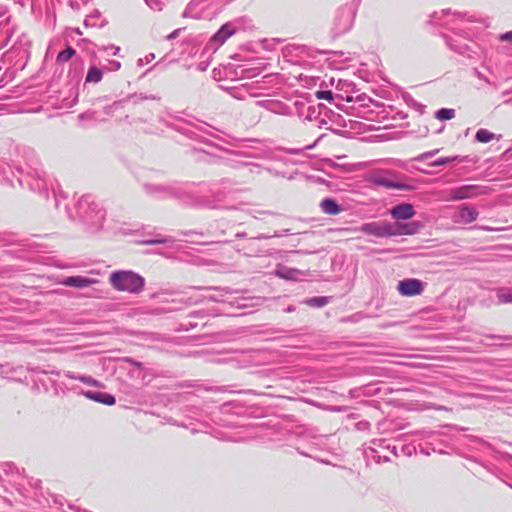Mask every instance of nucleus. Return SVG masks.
Returning <instances> with one entry per match:
<instances>
[{"label": "nucleus", "mask_w": 512, "mask_h": 512, "mask_svg": "<svg viewBox=\"0 0 512 512\" xmlns=\"http://www.w3.org/2000/svg\"><path fill=\"white\" fill-rule=\"evenodd\" d=\"M318 99L332 100L333 92L331 90H319L316 92Z\"/></svg>", "instance_id": "37998d69"}, {"label": "nucleus", "mask_w": 512, "mask_h": 512, "mask_svg": "<svg viewBox=\"0 0 512 512\" xmlns=\"http://www.w3.org/2000/svg\"><path fill=\"white\" fill-rule=\"evenodd\" d=\"M489 338H499V339H508L509 337L507 336H495V335H490L488 336Z\"/></svg>", "instance_id": "69168bd1"}, {"label": "nucleus", "mask_w": 512, "mask_h": 512, "mask_svg": "<svg viewBox=\"0 0 512 512\" xmlns=\"http://www.w3.org/2000/svg\"><path fill=\"white\" fill-rule=\"evenodd\" d=\"M397 289L402 296L412 297L420 295L423 292L424 283L415 278L404 279L398 283Z\"/></svg>", "instance_id": "9b49d317"}, {"label": "nucleus", "mask_w": 512, "mask_h": 512, "mask_svg": "<svg viewBox=\"0 0 512 512\" xmlns=\"http://www.w3.org/2000/svg\"><path fill=\"white\" fill-rule=\"evenodd\" d=\"M320 208L328 215H337L342 211V207L333 198H324L320 202Z\"/></svg>", "instance_id": "6ab92c4d"}, {"label": "nucleus", "mask_w": 512, "mask_h": 512, "mask_svg": "<svg viewBox=\"0 0 512 512\" xmlns=\"http://www.w3.org/2000/svg\"><path fill=\"white\" fill-rule=\"evenodd\" d=\"M97 281L95 279L87 278L84 276H69L64 278L62 284L68 287L74 288H85L95 284Z\"/></svg>", "instance_id": "dca6fc26"}, {"label": "nucleus", "mask_w": 512, "mask_h": 512, "mask_svg": "<svg viewBox=\"0 0 512 512\" xmlns=\"http://www.w3.org/2000/svg\"><path fill=\"white\" fill-rule=\"evenodd\" d=\"M371 452L374 453V455L372 457L377 463L388 462L390 460V458L388 456L378 455L377 450L374 448H371Z\"/></svg>", "instance_id": "a18cd8bd"}, {"label": "nucleus", "mask_w": 512, "mask_h": 512, "mask_svg": "<svg viewBox=\"0 0 512 512\" xmlns=\"http://www.w3.org/2000/svg\"><path fill=\"white\" fill-rule=\"evenodd\" d=\"M246 236L247 234L245 232H238L235 235L236 238H245Z\"/></svg>", "instance_id": "680f3d73"}, {"label": "nucleus", "mask_w": 512, "mask_h": 512, "mask_svg": "<svg viewBox=\"0 0 512 512\" xmlns=\"http://www.w3.org/2000/svg\"><path fill=\"white\" fill-rule=\"evenodd\" d=\"M89 0H57L61 6H66L74 11L79 10L83 5L87 4Z\"/></svg>", "instance_id": "473e14b6"}, {"label": "nucleus", "mask_w": 512, "mask_h": 512, "mask_svg": "<svg viewBox=\"0 0 512 512\" xmlns=\"http://www.w3.org/2000/svg\"><path fill=\"white\" fill-rule=\"evenodd\" d=\"M391 451H392V453H393L395 456H398V452H397V447H396V446H393Z\"/></svg>", "instance_id": "338daca9"}, {"label": "nucleus", "mask_w": 512, "mask_h": 512, "mask_svg": "<svg viewBox=\"0 0 512 512\" xmlns=\"http://www.w3.org/2000/svg\"><path fill=\"white\" fill-rule=\"evenodd\" d=\"M126 362H128V363H130L133 366L138 367V368H142V366H143V364L141 362L136 361V360H134L132 358H126Z\"/></svg>", "instance_id": "4d7b16f0"}, {"label": "nucleus", "mask_w": 512, "mask_h": 512, "mask_svg": "<svg viewBox=\"0 0 512 512\" xmlns=\"http://www.w3.org/2000/svg\"><path fill=\"white\" fill-rule=\"evenodd\" d=\"M413 435L418 437V440L422 441L418 444L420 453L424 455H430V450L442 454L443 450L439 447L441 443L439 432L421 430L416 431Z\"/></svg>", "instance_id": "423d86ee"}, {"label": "nucleus", "mask_w": 512, "mask_h": 512, "mask_svg": "<svg viewBox=\"0 0 512 512\" xmlns=\"http://www.w3.org/2000/svg\"><path fill=\"white\" fill-rule=\"evenodd\" d=\"M499 40L503 42H512V31H507L499 35Z\"/></svg>", "instance_id": "09e8293b"}, {"label": "nucleus", "mask_w": 512, "mask_h": 512, "mask_svg": "<svg viewBox=\"0 0 512 512\" xmlns=\"http://www.w3.org/2000/svg\"><path fill=\"white\" fill-rule=\"evenodd\" d=\"M147 5L153 10H162L163 3L160 0H145Z\"/></svg>", "instance_id": "c03bdc74"}, {"label": "nucleus", "mask_w": 512, "mask_h": 512, "mask_svg": "<svg viewBox=\"0 0 512 512\" xmlns=\"http://www.w3.org/2000/svg\"><path fill=\"white\" fill-rule=\"evenodd\" d=\"M330 299L331 298L327 296H315L306 299L304 303L313 308H321L326 306L330 302Z\"/></svg>", "instance_id": "bb28decb"}, {"label": "nucleus", "mask_w": 512, "mask_h": 512, "mask_svg": "<svg viewBox=\"0 0 512 512\" xmlns=\"http://www.w3.org/2000/svg\"><path fill=\"white\" fill-rule=\"evenodd\" d=\"M445 40L449 48L459 54H465L468 50V45L462 41H458L452 37H445Z\"/></svg>", "instance_id": "393cba45"}, {"label": "nucleus", "mask_w": 512, "mask_h": 512, "mask_svg": "<svg viewBox=\"0 0 512 512\" xmlns=\"http://www.w3.org/2000/svg\"><path fill=\"white\" fill-rule=\"evenodd\" d=\"M479 212L471 205L464 204L458 211V222L470 224L478 218Z\"/></svg>", "instance_id": "4468645a"}, {"label": "nucleus", "mask_w": 512, "mask_h": 512, "mask_svg": "<svg viewBox=\"0 0 512 512\" xmlns=\"http://www.w3.org/2000/svg\"><path fill=\"white\" fill-rule=\"evenodd\" d=\"M439 152V149L431 150L428 152H424L417 157L414 158L415 161L423 162L426 161L429 158H432L434 155H436Z\"/></svg>", "instance_id": "a19ab883"}, {"label": "nucleus", "mask_w": 512, "mask_h": 512, "mask_svg": "<svg viewBox=\"0 0 512 512\" xmlns=\"http://www.w3.org/2000/svg\"><path fill=\"white\" fill-rule=\"evenodd\" d=\"M144 244L146 245H156V244H173L174 243V239L170 236H166V237H156V238H152V239H147V240H144L143 241Z\"/></svg>", "instance_id": "72a5a7b5"}, {"label": "nucleus", "mask_w": 512, "mask_h": 512, "mask_svg": "<svg viewBox=\"0 0 512 512\" xmlns=\"http://www.w3.org/2000/svg\"><path fill=\"white\" fill-rule=\"evenodd\" d=\"M103 71V68H99L96 65H91L87 71L85 83H99L103 78Z\"/></svg>", "instance_id": "5701e85b"}, {"label": "nucleus", "mask_w": 512, "mask_h": 512, "mask_svg": "<svg viewBox=\"0 0 512 512\" xmlns=\"http://www.w3.org/2000/svg\"><path fill=\"white\" fill-rule=\"evenodd\" d=\"M110 285L117 291L139 294L145 286V279L131 270H117L110 274Z\"/></svg>", "instance_id": "7ed1b4c3"}, {"label": "nucleus", "mask_w": 512, "mask_h": 512, "mask_svg": "<svg viewBox=\"0 0 512 512\" xmlns=\"http://www.w3.org/2000/svg\"><path fill=\"white\" fill-rule=\"evenodd\" d=\"M78 380L80 382L90 385V386H95V387L101 386V383L91 376L81 375L80 377H78Z\"/></svg>", "instance_id": "58836bf2"}, {"label": "nucleus", "mask_w": 512, "mask_h": 512, "mask_svg": "<svg viewBox=\"0 0 512 512\" xmlns=\"http://www.w3.org/2000/svg\"><path fill=\"white\" fill-rule=\"evenodd\" d=\"M127 101L128 99L114 101L112 104L106 105L103 108L101 114L103 115V117H107L108 120L109 118L115 116V114L119 112L121 109H123Z\"/></svg>", "instance_id": "aec40b11"}, {"label": "nucleus", "mask_w": 512, "mask_h": 512, "mask_svg": "<svg viewBox=\"0 0 512 512\" xmlns=\"http://www.w3.org/2000/svg\"><path fill=\"white\" fill-rule=\"evenodd\" d=\"M494 138H495L494 133H492L486 129H483V128L479 129L475 135L476 141H478L480 143H488L491 140H493Z\"/></svg>", "instance_id": "2f4dec72"}, {"label": "nucleus", "mask_w": 512, "mask_h": 512, "mask_svg": "<svg viewBox=\"0 0 512 512\" xmlns=\"http://www.w3.org/2000/svg\"><path fill=\"white\" fill-rule=\"evenodd\" d=\"M188 125H189V126H192V124H190V123H189ZM193 127H194V125H193ZM195 128H196L198 131H200V132H205V128H204L203 126H195Z\"/></svg>", "instance_id": "0e129e2a"}, {"label": "nucleus", "mask_w": 512, "mask_h": 512, "mask_svg": "<svg viewBox=\"0 0 512 512\" xmlns=\"http://www.w3.org/2000/svg\"><path fill=\"white\" fill-rule=\"evenodd\" d=\"M328 410L331 412H342L343 408L340 406H330Z\"/></svg>", "instance_id": "13d9d810"}, {"label": "nucleus", "mask_w": 512, "mask_h": 512, "mask_svg": "<svg viewBox=\"0 0 512 512\" xmlns=\"http://www.w3.org/2000/svg\"><path fill=\"white\" fill-rule=\"evenodd\" d=\"M435 116L439 120H450L455 116V110L449 108H441L436 112Z\"/></svg>", "instance_id": "c9c22d12"}, {"label": "nucleus", "mask_w": 512, "mask_h": 512, "mask_svg": "<svg viewBox=\"0 0 512 512\" xmlns=\"http://www.w3.org/2000/svg\"><path fill=\"white\" fill-rule=\"evenodd\" d=\"M245 18H237L223 24L220 29L212 36L211 42L214 45L221 46L228 38L236 34L244 27Z\"/></svg>", "instance_id": "0eeeda50"}, {"label": "nucleus", "mask_w": 512, "mask_h": 512, "mask_svg": "<svg viewBox=\"0 0 512 512\" xmlns=\"http://www.w3.org/2000/svg\"><path fill=\"white\" fill-rule=\"evenodd\" d=\"M282 234L275 233L274 235H267V234H259L255 237H252L250 240H262V239H270L272 237H280Z\"/></svg>", "instance_id": "8fccbe9b"}, {"label": "nucleus", "mask_w": 512, "mask_h": 512, "mask_svg": "<svg viewBox=\"0 0 512 512\" xmlns=\"http://www.w3.org/2000/svg\"><path fill=\"white\" fill-rule=\"evenodd\" d=\"M469 439L471 441H474V442H478V443H481L487 447L490 446V444L488 442H486L485 440L481 439V438H478V437H475V436H470Z\"/></svg>", "instance_id": "6e6d98bb"}, {"label": "nucleus", "mask_w": 512, "mask_h": 512, "mask_svg": "<svg viewBox=\"0 0 512 512\" xmlns=\"http://www.w3.org/2000/svg\"><path fill=\"white\" fill-rule=\"evenodd\" d=\"M75 54V49L71 46H67L64 50L58 53L56 61L57 63H65L69 61Z\"/></svg>", "instance_id": "7c9ffc66"}, {"label": "nucleus", "mask_w": 512, "mask_h": 512, "mask_svg": "<svg viewBox=\"0 0 512 512\" xmlns=\"http://www.w3.org/2000/svg\"><path fill=\"white\" fill-rule=\"evenodd\" d=\"M202 2L199 0H191L184 11L182 12L183 18L200 19L203 16L204 8Z\"/></svg>", "instance_id": "2eb2a0df"}, {"label": "nucleus", "mask_w": 512, "mask_h": 512, "mask_svg": "<svg viewBox=\"0 0 512 512\" xmlns=\"http://www.w3.org/2000/svg\"><path fill=\"white\" fill-rule=\"evenodd\" d=\"M76 214L73 215L70 209L67 208V213L70 219H78L86 228L89 233H96L103 227L106 212L95 201L91 195L82 196L75 204Z\"/></svg>", "instance_id": "f03ea898"}, {"label": "nucleus", "mask_w": 512, "mask_h": 512, "mask_svg": "<svg viewBox=\"0 0 512 512\" xmlns=\"http://www.w3.org/2000/svg\"><path fill=\"white\" fill-rule=\"evenodd\" d=\"M356 16L355 9L350 5L341 6L335 14L333 22V32L335 36H340L351 30Z\"/></svg>", "instance_id": "39448f33"}, {"label": "nucleus", "mask_w": 512, "mask_h": 512, "mask_svg": "<svg viewBox=\"0 0 512 512\" xmlns=\"http://www.w3.org/2000/svg\"><path fill=\"white\" fill-rule=\"evenodd\" d=\"M182 30V28L175 29L173 32L166 36V39L169 41L176 39L180 35Z\"/></svg>", "instance_id": "3c124183"}, {"label": "nucleus", "mask_w": 512, "mask_h": 512, "mask_svg": "<svg viewBox=\"0 0 512 512\" xmlns=\"http://www.w3.org/2000/svg\"><path fill=\"white\" fill-rule=\"evenodd\" d=\"M393 236L399 235H413L416 234L420 228L419 222H410V223H399L393 222Z\"/></svg>", "instance_id": "ddd939ff"}, {"label": "nucleus", "mask_w": 512, "mask_h": 512, "mask_svg": "<svg viewBox=\"0 0 512 512\" xmlns=\"http://www.w3.org/2000/svg\"><path fill=\"white\" fill-rule=\"evenodd\" d=\"M247 167L249 168V171L251 173H259L260 169H261V166L259 164L251 163V162H249V165Z\"/></svg>", "instance_id": "864d4df0"}, {"label": "nucleus", "mask_w": 512, "mask_h": 512, "mask_svg": "<svg viewBox=\"0 0 512 512\" xmlns=\"http://www.w3.org/2000/svg\"><path fill=\"white\" fill-rule=\"evenodd\" d=\"M496 296L499 304L512 303V290L510 288H498Z\"/></svg>", "instance_id": "cd10ccee"}, {"label": "nucleus", "mask_w": 512, "mask_h": 512, "mask_svg": "<svg viewBox=\"0 0 512 512\" xmlns=\"http://www.w3.org/2000/svg\"><path fill=\"white\" fill-rule=\"evenodd\" d=\"M373 183L378 186H382V187H385L388 189H398V190H410L411 189L410 185L390 180L387 177L381 176V175L375 176L373 178Z\"/></svg>", "instance_id": "f3484780"}, {"label": "nucleus", "mask_w": 512, "mask_h": 512, "mask_svg": "<svg viewBox=\"0 0 512 512\" xmlns=\"http://www.w3.org/2000/svg\"><path fill=\"white\" fill-rule=\"evenodd\" d=\"M488 191L487 187L480 185H463L450 190L449 199L452 201H459L465 199H473L480 195L486 194Z\"/></svg>", "instance_id": "6e6552de"}, {"label": "nucleus", "mask_w": 512, "mask_h": 512, "mask_svg": "<svg viewBox=\"0 0 512 512\" xmlns=\"http://www.w3.org/2000/svg\"><path fill=\"white\" fill-rule=\"evenodd\" d=\"M19 176L16 177L20 187H28L32 191L44 192L47 191V181L45 174L38 168H29L26 172L22 168H16Z\"/></svg>", "instance_id": "20e7f679"}, {"label": "nucleus", "mask_w": 512, "mask_h": 512, "mask_svg": "<svg viewBox=\"0 0 512 512\" xmlns=\"http://www.w3.org/2000/svg\"><path fill=\"white\" fill-rule=\"evenodd\" d=\"M191 153L194 154L195 158L199 161L214 163V162H216V160L219 159L218 157L213 156L212 154H210L204 150L197 149V148H193L191 150Z\"/></svg>", "instance_id": "c85d7f7f"}, {"label": "nucleus", "mask_w": 512, "mask_h": 512, "mask_svg": "<svg viewBox=\"0 0 512 512\" xmlns=\"http://www.w3.org/2000/svg\"><path fill=\"white\" fill-rule=\"evenodd\" d=\"M320 139H321V137L318 138L313 144L307 145L303 149H301V148H291V149L288 150V153H290L292 155H297V154H300L301 152H303L304 150H311V149H313L317 145V143L319 142Z\"/></svg>", "instance_id": "79ce46f5"}, {"label": "nucleus", "mask_w": 512, "mask_h": 512, "mask_svg": "<svg viewBox=\"0 0 512 512\" xmlns=\"http://www.w3.org/2000/svg\"><path fill=\"white\" fill-rule=\"evenodd\" d=\"M175 130H177L178 132L186 135L187 137L191 138V139H198L197 138V133L189 128H187L186 126L184 125H175V126H172Z\"/></svg>", "instance_id": "e433bc0d"}, {"label": "nucleus", "mask_w": 512, "mask_h": 512, "mask_svg": "<svg viewBox=\"0 0 512 512\" xmlns=\"http://www.w3.org/2000/svg\"><path fill=\"white\" fill-rule=\"evenodd\" d=\"M390 214L393 219L396 220H408L414 217L416 214V211L414 209V206L409 203H401L396 206H394L390 210Z\"/></svg>", "instance_id": "f8f14e48"}, {"label": "nucleus", "mask_w": 512, "mask_h": 512, "mask_svg": "<svg viewBox=\"0 0 512 512\" xmlns=\"http://www.w3.org/2000/svg\"><path fill=\"white\" fill-rule=\"evenodd\" d=\"M370 427V423L368 421H359L357 424H356V428L357 430H366Z\"/></svg>", "instance_id": "603ef678"}, {"label": "nucleus", "mask_w": 512, "mask_h": 512, "mask_svg": "<svg viewBox=\"0 0 512 512\" xmlns=\"http://www.w3.org/2000/svg\"><path fill=\"white\" fill-rule=\"evenodd\" d=\"M417 452V447L413 443L404 444L401 446V453L405 456H411Z\"/></svg>", "instance_id": "4c0bfd02"}, {"label": "nucleus", "mask_w": 512, "mask_h": 512, "mask_svg": "<svg viewBox=\"0 0 512 512\" xmlns=\"http://www.w3.org/2000/svg\"><path fill=\"white\" fill-rule=\"evenodd\" d=\"M275 274L286 280H297L298 276L304 275V273L296 268H290L285 265L279 264L276 267Z\"/></svg>", "instance_id": "a211bd4d"}, {"label": "nucleus", "mask_w": 512, "mask_h": 512, "mask_svg": "<svg viewBox=\"0 0 512 512\" xmlns=\"http://www.w3.org/2000/svg\"><path fill=\"white\" fill-rule=\"evenodd\" d=\"M28 484L35 490H41V480L39 479H34V478H31L28 480Z\"/></svg>", "instance_id": "de8ad7c7"}, {"label": "nucleus", "mask_w": 512, "mask_h": 512, "mask_svg": "<svg viewBox=\"0 0 512 512\" xmlns=\"http://www.w3.org/2000/svg\"><path fill=\"white\" fill-rule=\"evenodd\" d=\"M79 121H90L95 123L106 122L107 117H103L100 111L89 110L78 115Z\"/></svg>", "instance_id": "4be33fe9"}, {"label": "nucleus", "mask_w": 512, "mask_h": 512, "mask_svg": "<svg viewBox=\"0 0 512 512\" xmlns=\"http://www.w3.org/2000/svg\"><path fill=\"white\" fill-rule=\"evenodd\" d=\"M121 68V63L117 60H109L107 64L103 67V70L115 72Z\"/></svg>", "instance_id": "ea45409f"}, {"label": "nucleus", "mask_w": 512, "mask_h": 512, "mask_svg": "<svg viewBox=\"0 0 512 512\" xmlns=\"http://www.w3.org/2000/svg\"><path fill=\"white\" fill-rule=\"evenodd\" d=\"M105 24H106V20L104 18H102L101 13L98 10H94L84 20V25L86 27L101 28V27L105 26Z\"/></svg>", "instance_id": "412c9836"}, {"label": "nucleus", "mask_w": 512, "mask_h": 512, "mask_svg": "<svg viewBox=\"0 0 512 512\" xmlns=\"http://www.w3.org/2000/svg\"><path fill=\"white\" fill-rule=\"evenodd\" d=\"M206 68H207V65H206V64H204V63H200V64L198 65V70H200V71H205V70H206Z\"/></svg>", "instance_id": "e2e57ef3"}, {"label": "nucleus", "mask_w": 512, "mask_h": 512, "mask_svg": "<svg viewBox=\"0 0 512 512\" xmlns=\"http://www.w3.org/2000/svg\"><path fill=\"white\" fill-rule=\"evenodd\" d=\"M360 231L366 235H373L378 238L393 237L392 223L387 221H374L364 223Z\"/></svg>", "instance_id": "1a4fd4ad"}, {"label": "nucleus", "mask_w": 512, "mask_h": 512, "mask_svg": "<svg viewBox=\"0 0 512 512\" xmlns=\"http://www.w3.org/2000/svg\"><path fill=\"white\" fill-rule=\"evenodd\" d=\"M155 59V54L153 53H150L148 54L146 57H145V61L146 63H149L150 61L154 60Z\"/></svg>", "instance_id": "bf43d9fd"}, {"label": "nucleus", "mask_w": 512, "mask_h": 512, "mask_svg": "<svg viewBox=\"0 0 512 512\" xmlns=\"http://www.w3.org/2000/svg\"><path fill=\"white\" fill-rule=\"evenodd\" d=\"M213 289L216 291V293L209 295L207 297L208 300L213 301V302H225L226 295L232 294V290H230L229 288H213Z\"/></svg>", "instance_id": "c756f323"}, {"label": "nucleus", "mask_w": 512, "mask_h": 512, "mask_svg": "<svg viewBox=\"0 0 512 512\" xmlns=\"http://www.w3.org/2000/svg\"><path fill=\"white\" fill-rule=\"evenodd\" d=\"M293 253H296V254H308V252H304L302 250H295V251H292Z\"/></svg>", "instance_id": "774afa93"}, {"label": "nucleus", "mask_w": 512, "mask_h": 512, "mask_svg": "<svg viewBox=\"0 0 512 512\" xmlns=\"http://www.w3.org/2000/svg\"><path fill=\"white\" fill-rule=\"evenodd\" d=\"M62 386L66 390L74 391L75 393H77L79 395H84L86 398H88L92 401H95V402L101 403V404H105L107 406H112L116 402L115 397L110 393L101 392V391H84L82 389H78V387H76V386H73V385L69 386L66 383H61V385H60L61 389H62Z\"/></svg>", "instance_id": "9d476101"}, {"label": "nucleus", "mask_w": 512, "mask_h": 512, "mask_svg": "<svg viewBox=\"0 0 512 512\" xmlns=\"http://www.w3.org/2000/svg\"><path fill=\"white\" fill-rule=\"evenodd\" d=\"M144 191L157 198V199H167V198H176L180 199L183 203L188 205H200L209 209H220L222 206L219 202L223 199L224 195L217 189L214 188L212 190L214 199L210 198H193L185 191L176 188L170 185H160V184H151L145 183L143 185Z\"/></svg>", "instance_id": "f257e3e1"}, {"label": "nucleus", "mask_w": 512, "mask_h": 512, "mask_svg": "<svg viewBox=\"0 0 512 512\" xmlns=\"http://www.w3.org/2000/svg\"><path fill=\"white\" fill-rule=\"evenodd\" d=\"M63 375L69 379H73V380H78V377H80L81 375H77L76 373L74 372H71V371H64L63 372Z\"/></svg>", "instance_id": "5fc2aeb1"}, {"label": "nucleus", "mask_w": 512, "mask_h": 512, "mask_svg": "<svg viewBox=\"0 0 512 512\" xmlns=\"http://www.w3.org/2000/svg\"><path fill=\"white\" fill-rule=\"evenodd\" d=\"M462 160L463 159H461L459 156L441 157V158H438L437 160L431 162L429 165L432 167H437V166H443V165H446V164H449V163H452L455 161H462Z\"/></svg>", "instance_id": "f704fd0d"}, {"label": "nucleus", "mask_w": 512, "mask_h": 512, "mask_svg": "<svg viewBox=\"0 0 512 512\" xmlns=\"http://www.w3.org/2000/svg\"><path fill=\"white\" fill-rule=\"evenodd\" d=\"M226 152L232 156L231 158H228L226 160V164L229 165L230 167L238 169L249 165V162L239 159L242 156L240 152L228 150Z\"/></svg>", "instance_id": "b1692460"}, {"label": "nucleus", "mask_w": 512, "mask_h": 512, "mask_svg": "<svg viewBox=\"0 0 512 512\" xmlns=\"http://www.w3.org/2000/svg\"><path fill=\"white\" fill-rule=\"evenodd\" d=\"M8 173L15 176L14 172L11 170V167L2 159H0V182L6 181L11 186H14L13 179L9 177Z\"/></svg>", "instance_id": "a878e982"}, {"label": "nucleus", "mask_w": 512, "mask_h": 512, "mask_svg": "<svg viewBox=\"0 0 512 512\" xmlns=\"http://www.w3.org/2000/svg\"><path fill=\"white\" fill-rule=\"evenodd\" d=\"M384 443H385V440H383V439L373 442V444L377 445L378 447H382Z\"/></svg>", "instance_id": "052dcab7"}, {"label": "nucleus", "mask_w": 512, "mask_h": 512, "mask_svg": "<svg viewBox=\"0 0 512 512\" xmlns=\"http://www.w3.org/2000/svg\"><path fill=\"white\" fill-rule=\"evenodd\" d=\"M103 51H105L107 54H113V55H116L120 48L118 46H115V45H107V46H104L102 48Z\"/></svg>", "instance_id": "49530a36"}]
</instances>
